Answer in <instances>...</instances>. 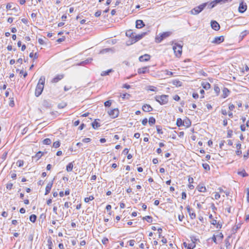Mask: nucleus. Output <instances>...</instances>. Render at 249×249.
<instances>
[{"label": "nucleus", "mask_w": 249, "mask_h": 249, "mask_svg": "<svg viewBox=\"0 0 249 249\" xmlns=\"http://www.w3.org/2000/svg\"><path fill=\"white\" fill-rule=\"evenodd\" d=\"M247 8L246 3H244L243 1L240 3L239 6L238 7V11L241 13L245 12Z\"/></svg>", "instance_id": "obj_8"}, {"label": "nucleus", "mask_w": 249, "mask_h": 249, "mask_svg": "<svg viewBox=\"0 0 249 249\" xmlns=\"http://www.w3.org/2000/svg\"><path fill=\"white\" fill-rule=\"evenodd\" d=\"M135 33H133L132 30L127 31L126 36H129L130 38H134Z\"/></svg>", "instance_id": "obj_28"}, {"label": "nucleus", "mask_w": 249, "mask_h": 249, "mask_svg": "<svg viewBox=\"0 0 249 249\" xmlns=\"http://www.w3.org/2000/svg\"><path fill=\"white\" fill-rule=\"evenodd\" d=\"M97 120H95L93 122L91 123V125L93 128L96 129L101 126L100 124L97 121Z\"/></svg>", "instance_id": "obj_25"}, {"label": "nucleus", "mask_w": 249, "mask_h": 249, "mask_svg": "<svg viewBox=\"0 0 249 249\" xmlns=\"http://www.w3.org/2000/svg\"><path fill=\"white\" fill-rule=\"evenodd\" d=\"M232 135V130H229L228 131L227 137L228 138H231Z\"/></svg>", "instance_id": "obj_57"}, {"label": "nucleus", "mask_w": 249, "mask_h": 249, "mask_svg": "<svg viewBox=\"0 0 249 249\" xmlns=\"http://www.w3.org/2000/svg\"><path fill=\"white\" fill-rule=\"evenodd\" d=\"M113 71L112 69H109L106 71H103L102 72L101 75L102 76H106L109 74V73Z\"/></svg>", "instance_id": "obj_33"}, {"label": "nucleus", "mask_w": 249, "mask_h": 249, "mask_svg": "<svg viewBox=\"0 0 249 249\" xmlns=\"http://www.w3.org/2000/svg\"><path fill=\"white\" fill-rule=\"evenodd\" d=\"M149 71V69L148 67H145L141 68H139L138 70V73L139 74H144Z\"/></svg>", "instance_id": "obj_17"}, {"label": "nucleus", "mask_w": 249, "mask_h": 249, "mask_svg": "<svg viewBox=\"0 0 249 249\" xmlns=\"http://www.w3.org/2000/svg\"><path fill=\"white\" fill-rule=\"evenodd\" d=\"M36 217H37L35 214H33L30 216L29 219L32 222L34 223L36 220Z\"/></svg>", "instance_id": "obj_37"}, {"label": "nucleus", "mask_w": 249, "mask_h": 249, "mask_svg": "<svg viewBox=\"0 0 249 249\" xmlns=\"http://www.w3.org/2000/svg\"><path fill=\"white\" fill-rule=\"evenodd\" d=\"M184 121L181 118H178L177 120L176 124L178 127H180L184 125Z\"/></svg>", "instance_id": "obj_29"}, {"label": "nucleus", "mask_w": 249, "mask_h": 249, "mask_svg": "<svg viewBox=\"0 0 249 249\" xmlns=\"http://www.w3.org/2000/svg\"><path fill=\"white\" fill-rule=\"evenodd\" d=\"M206 8V4L203 3L192 9L191 13L192 15H196L199 14Z\"/></svg>", "instance_id": "obj_3"}, {"label": "nucleus", "mask_w": 249, "mask_h": 249, "mask_svg": "<svg viewBox=\"0 0 249 249\" xmlns=\"http://www.w3.org/2000/svg\"><path fill=\"white\" fill-rule=\"evenodd\" d=\"M108 113L112 118H115L118 116L119 111L118 108H114L108 111Z\"/></svg>", "instance_id": "obj_6"}, {"label": "nucleus", "mask_w": 249, "mask_h": 249, "mask_svg": "<svg viewBox=\"0 0 249 249\" xmlns=\"http://www.w3.org/2000/svg\"><path fill=\"white\" fill-rule=\"evenodd\" d=\"M149 124L150 125H153L156 123V119L153 117H150L148 120Z\"/></svg>", "instance_id": "obj_34"}, {"label": "nucleus", "mask_w": 249, "mask_h": 249, "mask_svg": "<svg viewBox=\"0 0 249 249\" xmlns=\"http://www.w3.org/2000/svg\"><path fill=\"white\" fill-rule=\"evenodd\" d=\"M135 42H134V39L133 38H129V39L128 40H127L126 42V45L127 46H129L131 44H133V43H135Z\"/></svg>", "instance_id": "obj_47"}, {"label": "nucleus", "mask_w": 249, "mask_h": 249, "mask_svg": "<svg viewBox=\"0 0 249 249\" xmlns=\"http://www.w3.org/2000/svg\"><path fill=\"white\" fill-rule=\"evenodd\" d=\"M143 220H146L148 223H152L153 221V218L151 216H146L142 218Z\"/></svg>", "instance_id": "obj_35"}, {"label": "nucleus", "mask_w": 249, "mask_h": 249, "mask_svg": "<svg viewBox=\"0 0 249 249\" xmlns=\"http://www.w3.org/2000/svg\"><path fill=\"white\" fill-rule=\"evenodd\" d=\"M44 153L41 151H38L34 156L32 157V158H36L37 160H38L43 155Z\"/></svg>", "instance_id": "obj_26"}, {"label": "nucleus", "mask_w": 249, "mask_h": 249, "mask_svg": "<svg viewBox=\"0 0 249 249\" xmlns=\"http://www.w3.org/2000/svg\"><path fill=\"white\" fill-rule=\"evenodd\" d=\"M51 140L49 138L45 139L43 141V143L46 145H50L51 143Z\"/></svg>", "instance_id": "obj_40"}, {"label": "nucleus", "mask_w": 249, "mask_h": 249, "mask_svg": "<svg viewBox=\"0 0 249 249\" xmlns=\"http://www.w3.org/2000/svg\"><path fill=\"white\" fill-rule=\"evenodd\" d=\"M173 99L175 100V101H178L179 100H180V97L178 95H176L174 96L173 97Z\"/></svg>", "instance_id": "obj_62"}, {"label": "nucleus", "mask_w": 249, "mask_h": 249, "mask_svg": "<svg viewBox=\"0 0 249 249\" xmlns=\"http://www.w3.org/2000/svg\"><path fill=\"white\" fill-rule=\"evenodd\" d=\"M114 52V49L113 48H106V49H102V50L100 51V53H101V54H104V53H108V52Z\"/></svg>", "instance_id": "obj_22"}, {"label": "nucleus", "mask_w": 249, "mask_h": 249, "mask_svg": "<svg viewBox=\"0 0 249 249\" xmlns=\"http://www.w3.org/2000/svg\"><path fill=\"white\" fill-rule=\"evenodd\" d=\"M92 59L91 58H89L85 60V61H82L79 63V66H85V65L88 64L91 62Z\"/></svg>", "instance_id": "obj_20"}, {"label": "nucleus", "mask_w": 249, "mask_h": 249, "mask_svg": "<svg viewBox=\"0 0 249 249\" xmlns=\"http://www.w3.org/2000/svg\"><path fill=\"white\" fill-rule=\"evenodd\" d=\"M47 245L48 249H53V244L51 237H49L47 239Z\"/></svg>", "instance_id": "obj_27"}, {"label": "nucleus", "mask_w": 249, "mask_h": 249, "mask_svg": "<svg viewBox=\"0 0 249 249\" xmlns=\"http://www.w3.org/2000/svg\"><path fill=\"white\" fill-rule=\"evenodd\" d=\"M24 164V161L23 160H18L17 162V165L18 167H21Z\"/></svg>", "instance_id": "obj_49"}, {"label": "nucleus", "mask_w": 249, "mask_h": 249, "mask_svg": "<svg viewBox=\"0 0 249 249\" xmlns=\"http://www.w3.org/2000/svg\"><path fill=\"white\" fill-rule=\"evenodd\" d=\"M249 34V31L248 30H245L241 33L240 37L241 39H243L245 36Z\"/></svg>", "instance_id": "obj_31"}, {"label": "nucleus", "mask_w": 249, "mask_h": 249, "mask_svg": "<svg viewBox=\"0 0 249 249\" xmlns=\"http://www.w3.org/2000/svg\"><path fill=\"white\" fill-rule=\"evenodd\" d=\"M156 101L160 105H165L168 102V95H156L155 97Z\"/></svg>", "instance_id": "obj_1"}, {"label": "nucleus", "mask_w": 249, "mask_h": 249, "mask_svg": "<svg viewBox=\"0 0 249 249\" xmlns=\"http://www.w3.org/2000/svg\"><path fill=\"white\" fill-rule=\"evenodd\" d=\"M186 209L187 210L188 213L189 214L190 218L192 219H195L196 217V214L195 213L191 212V211L192 210V209L191 208H190L189 206H187L186 207Z\"/></svg>", "instance_id": "obj_14"}, {"label": "nucleus", "mask_w": 249, "mask_h": 249, "mask_svg": "<svg viewBox=\"0 0 249 249\" xmlns=\"http://www.w3.org/2000/svg\"><path fill=\"white\" fill-rule=\"evenodd\" d=\"M202 166L203 167V168L206 170V171H210V167L209 166V165L206 163H203L202 164Z\"/></svg>", "instance_id": "obj_45"}, {"label": "nucleus", "mask_w": 249, "mask_h": 249, "mask_svg": "<svg viewBox=\"0 0 249 249\" xmlns=\"http://www.w3.org/2000/svg\"><path fill=\"white\" fill-rule=\"evenodd\" d=\"M45 81V77L44 76L40 77L37 84H40V85L44 86Z\"/></svg>", "instance_id": "obj_32"}, {"label": "nucleus", "mask_w": 249, "mask_h": 249, "mask_svg": "<svg viewBox=\"0 0 249 249\" xmlns=\"http://www.w3.org/2000/svg\"><path fill=\"white\" fill-rule=\"evenodd\" d=\"M196 247V243L192 241L191 243H188V249H194Z\"/></svg>", "instance_id": "obj_36"}, {"label": "nucleus", "mask_w": 249, "mask_h": 249, "mask_svg": "<svg viewBox=\"0 0 249 249\" xmlns=\"http://www.w3.org/2000/svg\"><path fill=\"white\" fill-rule=\"evenodd\" d=\"M108 242V239L107 237H104L102 240V242L104 245H106Z\"/></svg>", "instance_id": "obj_52"}, {"label": "nucleus", "mask_w": 249, "mask_h": 249, "mask_svg": "<svg viewBox=\"0 0 249 249\" xmlns=\"http://www.w3.org/2000/svg\"><path fill=\"white\" fill-rule=\"evenodd\" d=\"M145 25L143 21L142 20H137L136 21V27L138 29L142 28Z\"/></svg>", "instance_id": "obj_15"}, {"label": "nucleus", "mask_w": 249, "mask_h": 249, "mask_svg": "<svg viewBox=\"0 0 249 249\" xmlns=\"http://www.w3.org/2000/svg\"><path fill=\"white\" fill-rule=\"evenodd\" d=\"M150 59V55L148 54H145L139 57V60L141 62L147 61Z\"/></svg>", "instance_id": "obj_11"}, {"label": "nucleus", "mask_w": 249, "mask_h": 249, "mask_svg": "<svg viewBox=\"0 0 249 249\" xmlns=\"http://www.w3.org/2000/svg\"><path fill=\"white\" fill-rule=\"evenodd\" d=\"M231 238V236H228L225 240V246L227 249H228L230 246H231V244L230 243V239Z\"/></svg>", "instance_id": "obj_30"}, {"label": "nucleus", "mask_w": 249, "mask_h": 249, "mask_svg": "<svg viewBox=\"0 0 249 249\" xmlns=\"http://www.w3.org/2000/svg\"><path fill=\"white\" fill-rule=\"evenodd\" d=\"M214 90L215 91V92L216 93V95L217 96L218 95L220 91V88L218 87V86H217L216 85H214Z\"/></svg>", "instance_id": "obj_41"}, {"label": "nucleus", "mask_w": 249, "mask_h": 249, "mask_svg": "<svg viewBox=\"0 0 249 249\" xmlns=\"http://www.w3.org/2000/svg\"><path fill=\"white\" fill-rule=\"evenodd\" d=\"M147 118H144L142 120V125H145L147 123Z\"/></svg>", "instance_id": "obj_61"}, {"label": "nucleus", "mask_w": 249, "mask_h": 249, "mask_svg": "<svg viewBox=\"0 0 249 249\" xmlns=\"http://www.w3.org/2000/svg\"><path fill=\"white\" fill-rule=\"evenodd\" d=\"M241 227V225L240 224L238 225H235L232 228V231L233 233H235L238 229H239Z\"/></svg>", "instance_id": "obj_39"}, {"label": "nucleus", "mask_w": 249, "mask_h": 249, "mask_svg": "<svg viewBox=\"0 0 249 249\" xmlns=\"http://www.w3.org/2000/svg\"><path fill=\"white\" fill-rule=\"evenodd\" d=\"M203 4H205L206 7H207V8L209 9H212L217 4L216 0H214L213 1L211 2H205L203 3Z\"/></svg>", "instance_id": "obj_10"}, {"label": "nucleus", "mask_w": 249, "mask_h": 249, "mask_svg": "<svg viewBox=\"0 0 249 249\" xmlns=\"http://www.w3.org/2000/svg\"><path fill=\"white\" fill-rule=\"evenodd\" d=\"M211 26L212 28L215 31H218L220 29V25L219 23L215 20L211 21Z\"/></svg>", "instance_id": "obj_7"}, {"label": "nucleus", "mask_w": 249, "mask_h": 249, "mask_svg": "<svg viewBox=\"0 0 249 249\" xmlns=\"http://www.w3.org/2000/svg\"><path fill=\"white\" fill-rule=\"evenodd\" d=\"M94 199V197L92 196H89V197H85L84 201L86 202H89L90 200H92Z\"/></svg>", "instance_id": "obj_48"}, {"label": "nucleus", "mask_w": 249, "mask_h": 249, "mask_svg": "<svg viewBox=\"0 0 249 249\" xmlns=\"http://www.w3.org/2000/svg\"><path fill=\"white\" fill-rule=\"evenodd\" d=\"M224 40V37L223 36H216L214 38V40L212 41L213 43L219 44L223 42Z\"/></svg>", "instance_id": "obj_9"}, {"label": "nucleus", "mask_w": 249, "mask_h": 249, "mask_svg": "<svg viewBox=\"0 0 249 249\" xmlns=\"http://www.w3.org/2000/svg\"><path fill=\"white\" fill-rule=\"evenodd\" d=\"M222 92L223 94L222 97L223 98H226L230 93V90L227 88H224L222 90Z\"/></svg>", "instance_id": "obj_21"}, {"label": "nucleus", "mask_w": 249, "mask_h": 249, "mask_svg": "<svg viewBox=\"0 0 249 249\" xmlns=\"http://www.w3.org/2000/svg\"><path fill=\"white\" fill-rule=\"evenodd\" d=\"M53 184V180L49 182L48 184L47 185L46 188H45V195H48L51 190V188L52 187Z\"/></svg>", "instance_id": "obj_13"}, {"label": "nucleus", "mask_w": 249, "mask_h": 249, "mask_svg": "<svg viewBox=\"0 0 249 249\" xmlns=\"http://www.w3.org/2000/svg\"><path fill=\"white\" fill-rule=\"evenodd\" d=\"M91 141V139L90 138H84L82 140V142L85 143L89 142Z\"/></svg>", "instance_id": "obj_56"}, {"label": "nucleus", "mask_w": 249, "mask_h": 249, "mask_svg": "<svg viewBox=\"0 0 249 249\" xmlns=\"http://www.w3.org/2000/svg\"><path fill=\"white\" fill-rule=\"evenodd\" d=\"M60 143L59 141H56L53 143V147L54 148H58L60 146Z\"/></svg>", "instance_id": "obj_50"}, {"label": "nucleus", "mask_w": 249, "mask_h": 249, "mask_svg": "<svg viewBox=\"0 0 249 249\" xmlns=\"http://www.w3.org/2000/svg\"><path fill=\"white\" fill-rule=\"evenodd\" d=\"M171 35H172V32H169H169H163V33H162V34H161L160 35V36L159 37V36H157L156 37V38H155L156 42H157V43H160L162 40H163L164 39L169 37Z\"/></svg>", "instance_id": "obj_4"}, {"label": "nucleus", "mask_w": 249, "mask_h": 249, "mask_svg": "<svg viewBox=\"0 0 249 249\" xmlns=\"http://www.w3.org/2000/svg\"><path fill=\"white\" fill-rule=\"evenodd\" d=\"M19 9V6L17 5L16 7H13L11 9V10L13 11H14L15 13H17Z\"/></svg>", "instance_id": "obj_54"}, {"label": "nucleus", "mask_w": 249, "mask_h": 249, "mask_svg": "<svg viewBox=\"0 0 249 249\" xmlns=\"http://www.w3.org/2000/svg\"><path fill=\"white\" fill-rule=\"evenodd\" d=\"M157 89L156 87L153 86H149L147 87V89L152 91H156Z\"/></svg>", "instance_id": "obj_46"}, {"label": "nucleus", "mask_w": 249, "mask_h": 249, "mask_svg": "<svg viewBox=\"0 0 249 249\" xmlns=\"http://www.w3.org/2000/svg\"><path fill=\"white\" fill-rule=\"evenodd\" d=\"M238 174L242 176L243 177H246L248 176V174L245 172V170L240 171L238 172Z\"/></svg>", "instance_id": "obj_44"}, {"label": "nucleus", "mask_w": 249, "mask_h": 249, "mask_svg": "<svg viewBox=\"0 0 249 249\" xmlns=\"http://www.w3.org/2000/svg\"><path fill=\"white\" fill-rule=\"evenodd\" d=\"M73 168V164L71 162L69 163L66 167V170L68 172H70L72 170Z\"/></svg>", "instance_id": "obj_38"}, {"label": "nucleus", "mask_w": 249, "mask_h": 249, "mask_svg": "<svg viewBox=\"0 0 249 249\" xmlns=\"http://www.w3.org/2000/svg\"><path fill=\"white\" fill-rule=\"evenodd\" d=\"M201 86L206 90L209 89L211 88V85L209 82H202Z\"/></svg>", "instance_id": "obj_23"}, {"label": "nucleus", "mask_w": 249, "mask_h": 249, "mask_svg": "<svg viewBox=\"0 0 249 249\" xmlns=\"http://www.w3.org/2000/svg\"><path fill=\"white\" fill-rule=\"evenodd\" d=\"M182 46L181 45L177 43H175V45L173 47V49L177 57H179L181 56L182 54Z\"/></svg>", "instance_id": "obj_2"}, {"label": "nucleus", "mask_w": 249, "mask_h": 249, "mask_svg": "<svg viewBox=\"0 0 249 249\" xmlns=\"http://www.w3.org/2000/svg\"><path fill=\"white\" fill-rule=\"evenodd\" d=\"M43 105L45 107H49L50 104L47 100H44L43 102Z\"/></svg>", "instance_id": "obj_59"}, {"label": "nucleus", "mask_w": 249, "mask_h": 249, "mask_svg": "<svg viewBox=\"0 0 249 249\" xmlns=\"http://www.w3.org/2000/svg\"><path fill=\"white\" fill-rule=\"evenodd\" d=\"M156 129L157 133L159 134H162L163 131L162 130V128L160 125H156Z\"/></svg>", "instance_id": "obj_42"}, {"label": "nucleus", "mask_w": 249, "mask_h": 249, "mask_svg": "<svg viewBox=\"0 0 249 249\" xmlns=\"http://www.w3.org/2000/svg\"><path fill=\"white\" fill-rule=\"evenodd\" d=\"M142 109L145 112H150L153 110V108L149 105L145 104L142 106Z\"/></svg>", "instance_id": "obj_16"}, {"label": "nucleus", "mask_w": 249, "mask_h": 249, "mask_svg": "<svg viewBox=\"0 0 249 249\" xmlns=\"http://www.w3.org/2000/svg\"><path fill=\"white\" fill-rule=\"evenodd\" d=\"M146 34V32L142 33L141 34L136 35L135 34L134 37L133 38L134 42H136L139 40L141 39Z\"/></svg>", "instance_id": "obj_12"}, {"label": "nucleus", "mask_w": 249, "mask_h": 249, "mask_svg": "<svg viewBox=\"0 0 249 249\" xmlns=\"http://www.w3.org/2000/svg\"><path fill=\"white\" fill-rule=\"evenodd\" d=\"M196 189L200 192L204 193L206 192V188L203 184H199L196 187Z\"/></svg>", "instance_id": "obj_18"}, {"label": "nucleus", "mask_w": 249, "mask_h": 249, "mask_svg": "<svg viewBox=\"0 0 249 249\" xmlns=\"http://www.w3.org/2000/svg\"><path fill=\"white\" fill-rule=\"evenodd\" d=\"M13 187V184L12 183H8L6 185V188L8 190H11Z\"/></svg>", "instance_id": "obj_53"}, {"label": "nucleus", "mask_w": 249, "mask_h": 249, "mask_svg": "<svg viewBox=\"0 0 249 249\" xmlns=\"http://www.w3.org/2000/svg\"><path fill=\"white\" fill-rule=\"evenodd\" d=\"M43 86L40 85V84H37L35 90V95L38 97L42 93L44 89Z\"/></svg>", "instance_id": "obj_5"}, {"label": "nucleus", "mask_w": 249, "mask_h": 249, "mask_svg": "<svg viewBox=\"0 0 249 249\" xmlns=\"http://www.w3.org/2000/svg\"><path fill=\"white\" fill-rule=\"evenodd\" d=\"M101 10H98L95 13V16L96 17H99V16H101Z\"/></svg>", "instance_id": "obj_60"}, {"label": "nucleus", "mask_w": 249, "mask_h": 249, "mask_svg": "<svg viewBox=\"0 0 249 249\" xmlns=\"http://www.w3.org/2000/svg\"><path fill=\"white\" fill-rule=\"evenodd\" d=\"M111 105V102L110 100L107 101L104 103V105L106 107H109Z\"/></svg>", "instance_id": "obj_51"}, {"label": "nucleus", "mask_w": 249, "mask_h": 249, "mask_svg": "<svg viewBox=\"0 0 249 249\" xmlns=\"http://www.w3.org/2000/svg\"><path fill=\"white\" fill-rule=\"evenodd\" d=\"M130 96V95L127 93H124L121 95V97L123 99H129Z\"/></svg>", "instance_id": "obj_43"}, {"label": "nucleus", "mask_w": 249, "mask_h": 249, "mask_svg": "<svg viewBox=\"0 0 249 249\" xmlns=\"http://www.w3.org/2000/svg\"><path fill=\"white\" fill-rule=\"evenodd\" d=\"M247 200L248 202H249V188L247 189Z\"/></svg>", "instance_id": "obj_64"}, {"label": "nucleus", "mask_w": 249, "mask_h": 249, "mask_svg": "<svg viewBox=\"0 0 249 249\" xmlns=\"http://www.w3.org/2000/svg\"><path fill=\"white\" fill-rule=\"evenodd\" d=\"M64 77L63 74H58L55 76L52 80V82L57 83Z\"/></svg>", "instance_id": "obj_19"}, {"label": "nucleus", "mask_w": 249, "mask_h": 249, "mask_svg": "<svg viewBox=\"0 0 249 249\" xmlns=\"http://www.w3.org/2000/svg\"><path fill=\"white\" fill-rule=\"evenodd\" d=\"M12 3H8L6 6V9L8 10H11V9L12 8Z\"/></svg>", "instance_id": "obj_55"}, {"label": "nucleus", "mask_w": 249, "mask_h": 249, "mask_svg": "<svg viewBox=\"0 0 249 249\" xmlns=\"http://www.w3.org/2000/svg\"><path fill=\"white\" fill-rule=\"evenodd\" d=\"M172 84L173 85L176 86L177 87H181L182 85V82L178 80H174L172 81Z\"/></svg>", "instance_id": "obj_24"}, {"label": "nucleus", "mask_w": 249, "mask_h": 249, "mask_svg": "<svg viewBox=\"0 0 249 249\" xmlns=\"http://www.w3.org/2000/svg\"><path fill=\"white\" fill-rule=\"evenodd\" d=\"M38 43L40 45H43V44H45V42H44V39H43L42 38H39L38 40Z\"/></svg>", "instance_id": "obj_63"}, {"label": "nucleus", "mask_w": 249, "mask_h": 249, "mask_svg": "<svg viewBox=\"0 0 249 249\" xmlns=\"http://www.w3.org/2000/svg\"><path fill=\"white\" fill-rule=\"evenodd\" d=\"M135 242V241L134 240H130L128 241L129 246L132 247H133L134 245Z\"/></svg>", "instance_id": "obj_58"}]
</instances>
